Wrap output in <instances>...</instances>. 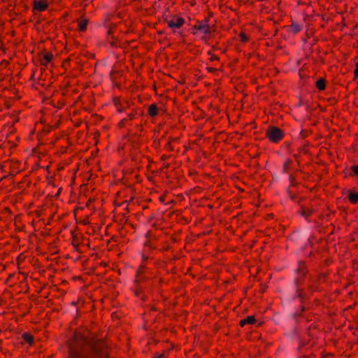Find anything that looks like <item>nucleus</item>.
Returning <instances> with one entry per match:
<instances>
[{"instance_id":"1","label":"nucleus","mask_w":358,"mask_h":358,"mask_svg":"<svg viewBox=\"0 0 358 358\" xmlns=\"http://www.w3.org/2000/svg\"><path fill=\"white\" fill-rule=\"evenodd\" d=\"M149 277L147 275V268L145 264L143 263L136 271L135 280H134V285L131 288L134 295L143 301L145 300V295L143 292L144 285L147 283Z\"/></svg>"},{"instance_id":"2","label":"nucleus","mask_w":358,"mask_h":358,"mask_svg":"<svg viewBox=\"0 0 358 358\" xmlns=\"http://www.w3.org/2000/svg\"><path fill=\"white\" fill-rule=\"evenodd\" d=\"M208 22L209 20L207 18L201 21L197 20L192 27V34L200 37V39L205 43H208L211 36V30Z\"/></svg>"},{"instance_id":"3","label":"nucleus","mask_w":358,"mask_h":358,"mask_svg":"<svg viewBox=\"0 0 358 358\" xmlns=\"http://www.w3.org/2000/svg\"><path fill=\"white\" fill-rule=\"evenodd\" d=\"M69 358H84L82 352L74 346L73 341L69 345ZM90 358H108V350L106 348L98 350L93 349Z\"/></svg>"},{"instance_id":"4","label":"nucleus","mask_w":358,"mask_h":358,"mask_svg":"<svg viewBox=\"0 0 358 358\" xmlns=\"http://www.w3.org/2000/svg\"><path fill=\"white\" fill-rule=\"evenodd\" d=\"M266 137L272 143H279L285 136L284 131L278 127L271 126L265 133Z\"/></svg>"},{"instance_id":"5","label":"nucleus","mask_w":358,"mask_h":358,"mask_svg":"<svg viewBox=\"0 0 358 358\" xmlns=\"http://www.w3.org/2000/svg\"><path fill=\"white\" fill-rule=\"evenodd\" d=\"M49 7L47 0H34L33 1V10L38 12L46 10Z\"/></svg>"},{"instance_id":"6","label":"nucleus","mask_w":358,"mask_h":358,"mask_svg":"<svg viewBox=\"0 0 358 358\" xmlns=\"http://www.w3.org/2000/svg\"><path fill=\"white\" fill-rule=\"evenodd\" d=\"M185 24V19L182 17H176V20L171 19L167 22V25L172 29H180Z\"/></svg>"},{"instance_id":"7","label":"nucleus","mask_w":358,"mask_h":358,"mask_svg":"<svg viewBox=\"0 0 358 358\" xmlns=\"http://www.w3.org/2000/svg\"><path fill=\"white\" fill-rule=\"evenodd\" d=\"M137 115L136 111L133 110L131 113H129L126 117L123 118L120 120L118 124L120 128H123L127 127V125H131V122L136 118Z\"/></svg>"},{"instance_id":"8","label":"nucleus","mask_w":358,"mask_h":358,"mask_svg":"<svg viewBox=\"0 0 358 358\" xmlns=\"http://www.w3.org/2000/svg\"><path fill=\"white\" fill-rule=\"evenodd\" d=\"M113 101L119 113L124 111L129 107L128 103L127 101L122 103L119 97H114Z\"/></svg>"},{"instance_id":"9","label":"nucleus","mask_w":358,"mask_h":358,"mask_svg":"<svg viewBox=\"0 0 358 358\" xmlns=\"http://www.w3.org/2000/svg\"><path fill=\"white\" fill-rule=\"evenodd\" d=\"M53 59V55L51 52H46L40 59V63L42 66H48Z\"/></svg>"},{"instance_id":"10","label":"nucleus","mask_w":358,"mask_h":358,"mask_svg":"<svg viewBox=\"0 0 358 358\" xmlns=\"http://www.w3.org/2000/svg\"><path fill=\"white\" fill-rule=\"evenodd\" d=\"M89 23V20L85 18H82L78 22V27L80 31H85Z\"/></svg>"},{"instance_id":"11","label":"nucleus","mask_w":358,"mask_h":358,"mask_svg":"<svg viewBox=\"0 0 358 358\" xmlns=\"http://www.w3.org/2000/svg\"><path fill=\"white\" fill-rule=\"evenodd\" d=\"M148 115L153 117L158 115V108L156 104H151L148 110Z\"/></svg>"},{"instance_id":"12","label":"nucleus","mask_w":358,"mask_h":358,"mask_svg":"<svg viewBox=\"0 0 358 358\" xmlns=\"http://www.w3.org/2000/svg\"><path fill=\"white\" fill-rule=\"evenodd\" d=\"M22 338L23 339V341L24 342L29 343V345H32L34 343V337L29 333L25 332V333L22 334Z\"/></svg>"},{"instance_id":"13","label":"nucleus","mask_w":358,"mask_h":358,"mask_svg":"<svg viewBox=\"0 0 358 358\" xmlns=\"http://www.w3.org/2000/svg\"><path fill=\"white\" fill-rule=\"evenodd\" d=\"M297 271H298L299 275L301 278L304 277L307 273V268H306L305 264L303 262H300L299 264V267H298Z\"/></svg>"},{"instance_id":"14","label":"nucleus","mask_w":358,"mask_h":358,"mask_svg":"<svg viewBox=\"0 0 358 358\" xmlns=\"http://www.w3.org/2000/svg\"><path fill=\"white\" fill-rule=\"evenodd\" d=\"M302 30V26L298 23L292 22L290 25V31L294 34L300 32Z\"/></svg>"},{"instance_id":"15","label":"nucleus","mask_w":358,"mask_h":358,"mask_svg":"<svg viewBox=\"0 0 358 358\" xmlns=\"http://www.w3.org/2000/svg\"><path fill=\"white\" fill-rule=\"evenodd\" d=\"M293 161L290 159H287L283 164L282 171L285 173H288L291 170Z\"/></svg>"},{"instance_id":"16","label":"nucleus","mask_w":358,"mask_h":358,"mask_svg":"<svg viewBox=\"0 0 358 358\" xmlns=\"http://www.w3.org/2000/svg\"><path fill=\"white\" fill-rule=\"evenodd\" d=\"M315 86L319 90H324L326 87V81L323 78L317 80L315 83Z\"/></svg>"},{"instance_id":"17","label":"nucleus","mask_w":358,"mask_h":358,"mask_svg":"<svg viewBox=\"0 0 358 358\" xmlns=\"http://www.w3.org/2000/svg\"><path fill=\"white\" fill-rule=\"evenodd\" d=\"M348 199L350 203L353 204H356L358 203V193L357 192H350L348 195Z\"/></svg>"},{"instance_id":"18","label":"nucleus","mask_w":358,"mask_h":358,"mask_svg":"<svg viewBox=\"0 0 358 358\" xmlns=\"http://www.w3.org/2000/svg\"><path fill=\"white\" fill-rule=\"evenodd\" d=\"M313 213V210L309 209V208H307V209H305V208H301V211H300V214L305 217L306 218H308L309 216H310Z\"/></svg>"},{"instance_id":"19","label":"nucleus","mask_w":358,"mask_h":358,"mask_svg":"<svg viewBox=\"0 0 358 358\" xmlns=\"http://www.w3.org/2000/svg\"><path fill=\"white\" fill-rule=\"evenodd\" d=\"M245 319L247 324H253L256 322V318L254 315H249Z\"/></svg>"},{"instance_id":"20","label":"nucleus","mask_w":358,"mask_h":358,"mask_svg":"<svg viewBox=\"0 0 358 358\" xmlns=\"http://www.w3.org/2000/svg\"><path fill=\"white\" fill-rule=\"evenodd\" d=\"M238 36L240 41L242 43H246L249 41V37L244 32H241Z\"/></svg>"},{"instance_id":"21","label":"nucleus","mask_w":358,"mask_h":358,"mask_svg":"<svg viewBox=\"0 0 358 358\" xmlns=\"http://www.w3.org/2000/svg\"><path fill=\"white\" fill-rule=\"evenodd\" d=\"M208 55L210 56L209 58L210 62H217L220 60V58L217 55L212 54L210 51L208 52Z\"/></svg>"},{"instance_id":"22","label":"nucleus","mask_w":358,"mask_h":358,"mask_svg":"<svg viewBox=\"0 0 358 358\" xmlns=\"http://www.w3.org/2000/svg\"><path fill=\"white\" fill-rule=\"evenodd\" d=\"M351 171H352V174L357 177H358V165H353L351 166Z\"/></svg>"},{"instance_id":"23","label":"nucleus","mask_w":358,"mask_h":358,"mask_svg":"<svg viewBox=\"0 0 358 358\" xmlns=\"http://www.w3.org/2000/svg\"><path fill=\"white\" fill-rule=\"evenodd\" d=\"M300 135L302 138H306L308 135V131L307 130H301L300 132Z\"/></svg>"},{"instance_id":"24","label":"nucleus","mask_w":358,"mask_h":358,"mask_svg":"<svg viewBox=\"0 0 358 358\" xmlns=\"http://www.w3.org/2000/svg\"><path fill=\"white\" fill-rule=\"evenodd\" d=\"M174 139L173 138H169V141L166 144V148H169V150H172V148H171V142L172 141H173Z\"/></svg>"},{"instance_id":"25","label":"nucleus","mask_w":358,"mask_h":358,"mask_svg":"<svg viewBox=\"0 0 358 358\" xmlns=\"http://www.w3.org/2000/svg\"><path fill=\"white\" fill-rule=\"evenodd\" d=\"M206 70L208 71V72L211 73H213L217 71V69L216 68L210 67V66L207 67Z\"/></svg>"},{"instance_id":"26","label":"nucleus","mask_w":358,"mask_h":358,"mask_svg":"<svg viewBox=\"0 0 358 358\" xmlns=\"http://www.w3.org/2000/svg\"><path fill=\"white\" fill-rule=\"evenodd\" d=\"M354 74H355V78L358 77V62L356 63V64H355V69L354 71Z\"/></svg>"},{"instance_id":"27","label":"nucleus","mask_w":358,"mask_h":358,"mask_svg":"<svg viewBox=\"0 0 358 358\" xmlns=\"http://www.w3.org/2000/svg\"><path fill=\"white\" fill-rule=\"evenodd\" d=\"M153 358H167L164 353L157 355L153 357Z\"/></svg>"},{"instance_id":"28","label":"nucleus","mask_w":358,"mask_h":358,"mask_svg":"<svg viewBox=\"0 0 358 358\" xmlns=\"http://www.w3.org/2000/svg\"><path fill=\"white\" fill-rule=\"evenodd\" d=\"M246 324H247V323H246V320H245V318H244V319H242V320H240V322H239V325H240L241 327H244V326H245V325H246Z\"/></svg>"},{"instance_id":"29","label":"nucleus","mask_w":358,"mask_h":358,"mask_svg":"<svg viewBox=\"0 0 358 358\" xmlns=\"http://www.w3.org/2000/svg\"><path fill=\"white\" fill-rule=\"evenodd\" d=\"M66 151H67V147L66 146H62L61 150H60V152L62 154H64V153L66 152Z\"/></svg>"},{"instance_id":"30","label":"nucleus","mask_w":358,"mask_h":358,"mask_svg":"<svg viewBox=\"0 0 358 358\" xmlns=\"http://www.w3.org/2000/svg\"><path fill=\"white\" fill-rule=\"evenodd\" d=\"M149 259L148 256H146L145 254H142V259L143 262H145Z\"/></svg>"},{"instance_id":"31","label":"nucleus","mask_w":358,"mask_h":358,"mask_svg":"<svg viewBox=\"0 0 358 358\" xmlns=\"http://www.w3.org/2000/svg\"><path fill=\"white\" fill-rule=\"evenodd\" d=\"M167 158H168V157L166 155H164L161 157V159L163 161L166 160Z\"/></svg>"},{"instance_id":"32","label":"nucleus","mask_w":358,"mask_h":358,"mask_svg":"<svg viewBox=\"0 0 358 358\" xmlns=\"http://www.w3.org/2000/svg\"><path fill=\"white\" fill-rule=\"evenodd\" d=\"M74 338H75V340H77V338H78V336L76 334V335L74 336Z\"/></svg>"}]
</instances>
